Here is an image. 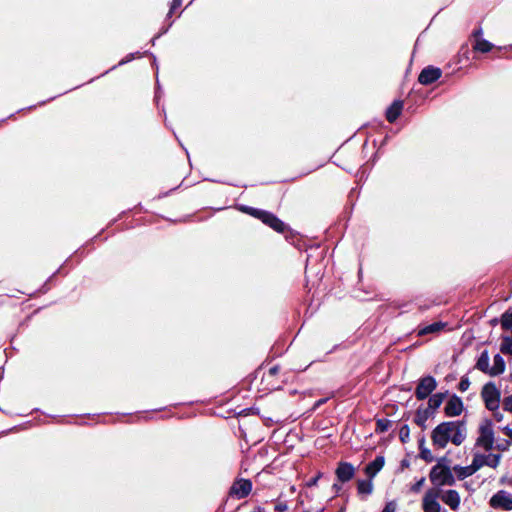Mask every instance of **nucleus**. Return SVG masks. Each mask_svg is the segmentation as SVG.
<instances>
[{"mask_svg": "<svg viewBox=\"0 0 512 512\" xmlns=\"http://www.w3.org/2000/svg\"><path fill=\"white\" fill-rule=\"evenodd\" d=\"M466 427L461 421H447L437 425L432 433L431 440L434 447L444 449L449 442L461 445L466 439Z\"/></svg>", "mask_w": 512, "mask_h": 512, "instance_id": "f257e3e1", "label": "nucleus"}, {"mask_svg": "<svg viewBox=\"0 0 512 512\" xmlns=\"http://www.w3.org/2000/svg\"><path fill=\"white\" fill-rule=\"evenodd\" d=\"M240 210L261 220L264 224L268 225L277 232H284L286 229L285 223L268 211L249 206H241Z\"/></svg>", "mask_w": 512, "mask_h": 512, "instance_id": "f03ea898", "label": "nucleus"}, {"mask_svg": "<svg viewBox=\"0 0 512 512\" xmlns=\"http://www.w3.org/2000/svg\"><path fill=\"white\" fill-rule=\"evenodd\" d=\"M495 443V435L493 423L489 419L483 420L478 428V437L476 439V447L482 448L484 451L492 450Z\"/></svg>", "mask_w": 512, "mask_h": 512, "instance_id": "7ed1b4c3", "label": "nucleus"}, {"mask_svg": "<svg viewBox=\"0 0 512 512\" xmlns=\"http://www.w3.org/2000/svg\"><path fill=\"white\" fill-rule=\"evenodd\" d=\"M429 478L436 486H452L456 481L453 474V468L450 469L449 467L440 464L435 465L431 469Z\"/></svg>", "mask_w": 512, "mask_h": 512, "instance_id": "20e7f679", "label": "nucleus"}, {"mask_svg": "<svg viewBox=\"0 0 512 512\" xmlns=\"http://www.w3.org/2000/svg\"><path fill=\"white\" fill-rule=\"evenodd\" d=\"M439 490L436 488L428 489L422 499L423 512H447L442 508L439 501Z\"/></svg>", "mask_w": 512, "mask_h": 512, "instance_id": "39448f33", "label": "nucleus"}, {"mask_svg": "<svg viewBox=\"0 0 512 512\" xmlns=\"http://www.w3.org/2000/svg\"><path fill=\"white\" fill-rule=\"evenodd\" d=\"M485 406L489 410H497L500 404V391L493 383L486 384L481 392Z\"/></svg>", "mask_w": 512, "mask_h": 512, "instance_id": "423d86ee", "label": "nucleus"}, {"mask_svg": "<svg viewBox=\"0 0 512 512\" xmlns=\"http://www.w3.org/2000/svg\"><path fill=\"white\" fill-rule=\"evenodd\" d=\"M500 454H483L479 452H475L473 455V464L478 471L484 466H488L491 468H496L500 463Z\"/></svg>", "mask_w": 512, "mask_h": 512, "instance_id": "0eeeda50", "label": "nucleus"}, {"mask_svg": "<svg viewBox=\"0 0 512 512\" xmlns=\"http://www.w3.org/2000/svg\"><path fill=\"white\" fill-rule=\"evenodd\" d=\"M489 504L494 509L510 511L512 510V493L500 490L490 498Z\"/></svg>", "mask_w": 512, "mask_h": 512, "instance_id": "6e6552de", "label": "nucleus"}, {"mask_svg": "<svg viewBox=\"0 0 512 512\" xmlns=\"http://www.w3.org/2000/svg\"><path fill=\"white\" fill-rule=\"evenodd\" d=\"M437 387V382L434 377L426 376L419 380L415 389V396L418 400L426 399Z\"/></svg>", "mask_w": 512, "mask_h": 512, "instance_id": "1a4fd4ad", "label": "nucleus"}, {"mask_svg": "<svg viewBox=\"0 0 512 512\" xmlns=\"http://www.w3.org/2000/svg\"><path fill=\"white\" fill-rule=\"evenodd\" d=\"M252 490V482L248 479H237L230 488L229 494L237 499L247 497Z\"/></svg>", "mask_w": 512, "mask_h": 512, "instance_id": "9d476101", "label": "nucleus"}, {"mask_svg": "<svg viewBox=\"0 0 512 512\" xmlns=\"http://www.w3.org/2000/svg\"><path fill=\"white\" fill-rule=\"evenodd\" d=\"M441 75V69L433 66H428L421 71L418 77V81L423 85H430L437 81L441 77Z\"/></svg>", "mask_w": 512, "mask_h": 512, "instance_id": "9b49d317", "label": "nucleus"}, {"mask_svg": "<svg viewBox=\"0 0 512 512\" xmlns=\"http://www.w3.org/2000/svg\"><path fill=\"white\" fill-rule=\"evenodd\" d=\"M439 490V497L441 498L442 502L449 506L452 510H457L461 503V498L459 493L456 490H445L441 491Z\"/></svg>", "mask_w": 512, "mask_h": 512, "instance_id": "f8f14e48", "label": "nucleus"}, {"mask_svg": "<svg viewBox=\"0 0 512 512\" xmlns=\"http://www.w3.org/2000/svg\"><path fill=\"white\" fill-rule=\"evenodd\" d=\"M337 479L342 482L350 481L355 475V468L349 462H340L335 471Z\"/></svg>", "mask_w": 512, "mask_h": 512, "instance_id": "ddd939ff", "label": "nucleus"}, {"mask_svg": "<svg viewBox=\"0 0 512 512\" xmlns=\"http://www.w3.org/2000/svg\"><path fill=\"white\" fill-rule=\"evenodd\" d=\"M445 414L448 417L459 416L463 411V402L461 398L454 395L446 403L444 408Z\"/></svg>", "mask_w": 512, "mask_h": 512, "instance_id": "4468645a", "label": "nucleus"}, {"mask_svg": "<svg viewBox=\"0 0 512 512\" xmlns=\"http://www.w3.org/2000/svg\"><path fill=\"white\" fill-rule=\"evenodd\" d=\"M482 29L479 28L473 32V37L475 38V42L473 44V49L475 51L481 53H487L493 48V44L482 37Z\"/></svg>", "mask_w": 512, "mask_h": 512, "instance_id": "2eb2a0df", "label": "nucleus"}, {"mask_svg": "<svg viewBox=\"0 0 512 512\" xmlns=\"http://www.w3.org/2000/svg\"><path fill=\"white\" fill-rule=\"evenodd\" d=\"M477 472L473 462L468 466L456 465L453 467V474L458 480H464L465 478L472 476Z\"/></svg>", "mask_w": 512, "mask_h": 512, "instance_id": "dca6fc26", "label": "nucleus"}, {"mask_svg": "<svg viewBox=\"0 0 512 512\" xmlns=\"http://www.w3.org/2000/svg\"><path fill=\"white\" fill-rule=\"evenodd\" d=\"M403 109V102L396 100L394 101L386 111V118L390 123H393L401 114Z\"/></svg>", "mask_w": 512, "mask_h": 512, "instance_id": "f3484780", "label": "nucleus"}, {"mask_svg": "<svg viewBox=\"0 0 512 512\" xmlns=\"http://www.w3.org/2000/svg\"><path fill=\"white\" fill-rule=\"evenodd\" d=\"M384 457L377 456L372 462H370L366 468V474L370 477H374L384 466Z\"/></svg>", "mask_w": 512, "mask_h": 512, "instance_id": "a211bd4d", "label": "nucleus"}, {"mask_svg": "<svg viewBox=\"0 0 512 512\" xmlns=\"http://www.w3.org/2000/svg\"><path fill=\"white\" fill-rule=\"evenodd\" d=\"M446 325L447 324L444 322H434L432 324H429V325H426V326L420 328L418 331V335L424 336L427 334L439 333L446 327Z\"/></svg>", "mask_w": 512, "mask_h": 512, "instance_id": "6ab92c4d", "label": "nucleus"}, {"mask_svg": "<svg viewBox=\"0 0 512 512\" xmlns=\"http://www.w3.org/2000/svg\"><path fill=\"white\" fill-rule=\"evenodd\" d=\"M505 370V361L503 357L499 354L494 356L493 365L490 367L489 375L497 376L504 372Z\"/></svg>", "mask_w": 512, "mask_h": 512, "instance_id": "aec40b11", "label": "nucleus"}, {"mask_svg": "<svg viewBox=\"0 0 512 512\" xmlns=\"http://www.w3.org/2000/svg\"><path fill=\"white\" fill-rule=\"evenodd\" d=\"M489 355L487 351H483L478 358V361L476 363V368L484 373L489 374L490 366H489Z\"/></svg>", "mask_w": 512, "mask_h": 512, "instance_id": "412c9836", "label": "nucleus"}, {"mask_svg": "<svg viewBox=\"0 0 512 512\" xmlns=\"http://www.w3.org/2000/svg\"><path fill=\"white\" fill-rule=\"evenodd\" d=\"M445 399L444 393L433 394L428 400V407L432 410L438 409Z\"/></svg>", "mask_w": 512, "mask_h": 512, "instance_id": "4be33fe9", "label": "nucleus"}, {"mask_svg": "<svg viewBox=\"0 0 512 512\" xmlns=\"http://www.w3.org/2000/svg\"><path fill=\"white\" fill-rule=\"evenodd\" d=\"M357 490L359 494L370 495L373 491V484L371 480H359L357 483Z\"/></svg>", "mask_w": 512, "mask_h": 512, "instance_id": "5701e85b", "label": "nucleus"}, {"mask_svg": "<svg viewBox=\"0 0 512 512\" xmlns=\"http://www.w3.org/2000/svg\"><path fill=\"white\" fill-rule=\"evenodd\" d=\"M424 445H425V438L422 437L419 440V449H420L421 458L428 462H431L433 460V456H432L430 450L427 449Z\"/></svg>", "mask_w": 512, "mask_h": 512, "instance_id": "b1692460", "label": "nucleus"}, {"mask_svg": "<svg viewBox=\"0 0 512 512\" xmlns=\"http://www.w3.org/2000/svg\"><path fill=\"white\" fill-rule=\"evenodd\" d=\"M392 425V422L389 419H378L376 422V432L384 433L386 432Z\"/></svg>", "mask_w": 512, "mask_h": 512, "instance_id": "393cba45", "label": "nucleus"}, {"mask_svg": "<svg viewBox=\"0 0 512 512\" xmlns=\"http://www.w3.org/2000/svg\"><path fill=\"white\" fill-rule=\"evenodd\" d=\"M501 325L504 329L512 328V311H506L502 315Z\"/></svg>", "mask_w": 512, "mask_h": 512, "instance_id": "a878e982", "label": "nucleus"}, {"mask_svg": "<svg viewBox=\"0 0 512 512\" xmlns=\"http://www.w3.org/2000/svg\"><path fill=\"white\" fill-rule=\"evenodd\" d=\"M427 418L426 412L417 411L414 421L418 426L424 428Z\"/></svg>", "mask_w": 512, "mask_h": 512, "instance_id": "bb28decb", "label": "nucleus"}, {"mask_svg": "<svg viewBox=\"0 0 512 512\" xmlns=\"http://www.w3.org/2000/svg\"><path fill=\"white\" fill-rule=\"evenodd\" d=\"M425 477H421L419 480H417L413 485L410 486V492L417 494L421 491L425 484Z\"/></svg>", "mask_w": 512, "mask_h": 512, "instance_id": "cd10ccee", "label": "nucleus"}, {"mask_svg": "<svg viewBox=\"0 0 512 512\" xmlns=\"http://www.w3.org/2000/svg\"><path fill=\"white\" fill-rule=\"evenodd\" d=\"M381 512H398V503L396 500L388 501Z\"/></svg>", "mask_w": 512, "mask_h": 512, "instance_id": "c85d7f7f", "label": "nucleus"}, {"mask_svg": "<svg viewBox=\"0 0 512 512\" xmlns=\"http://www.w3.org/2000/svg\"><path fill=\"white\" fill-rule=\"evenodd\" d=\"M409 433H410V430H409V427L407 425H404V426L401 427L400 432H399V436H400V440L403 443L408 441Z\"/></svg>", "mask_w": 512, "mask_h": 512, "instance_id": "c756f323", "label": "nucleus"}, {"mask_svg": "<svg viewBox=\"0 0 512 512\" xmlns=\"http://www.w3.org/2000/svg\"><path fill=\"white\" fill-rule=\"evenodd\" d=\"M502 406L505 411L512 413V394L503 399Z\"/></svg>", "mask_w": 512, "mask_h": 512, "instance_id": "7c9ffc66", "label": "nucleus"}, {"mask_svg": "<svg viewBox=\"0 0 512 512\" xmlns=\"http://www.w3.org/2000/svg\"><path fill=\"white\" fill-rule=\"evenodd\" d=\"M470 386V381L467 377H462L460 382H459V390L461 392H465L466 390H468Z\"/></svg>", "mask_w": 512, "mask_h": 512, "instance_id": "2f4dec72", "label": "nucleus"}, {"mask_svg": "<svg viewBox=\"0 0 512 512\" xmlns=\"http://www.w3.org/2000/svg\"><path fill=\"white\" fill-rule=\"evenodd\" d=\"M322 477V473L321 472H318L317 475L313 478H311L308 482H307V486L308 487H312V486H315L317 485L319 479Z\"/></svg>", "mask_w": 512, "mask_h": 512, "instance_id": "473e14b6", "label": "nucleus"}, {"mask_svg": "<svg viewBox=\"0 0 512 512\" xmlns=\"http://www.w3.org/2000/svg\"><path fill=\"white\" fill-rule=\"evenodd\" d=\"M493 411V417L494 419L497 421V422H501L503 420V413L500 412L498 409L497 410H492Z\"/></svg>", "mask_w": 512, "mask_h": 512, "instance_id": "72a5a7b5", "label": "nucleus"}, {"mask_svg": "<svg viewBox=\"0 0 512 512\" xmlns=\"http://www.w3.org/2000/svg\"><path fill=\"white\" fill-rule=\"evenodd\" d=\"M181 3H182V0H173L170 11H169V15H171L173 13V11L181 5Z\"/></svg>", "mask_w": 512, "mask_h": 512, "instance_id": "f704fd0d", "label": "nucleus"}, {"mask_svg": "<svg viewBox=\"0 0 512 512\" xmlns=\"http://www.w3.org/2000/svg\"><path fill=\"white\" fill-rule=\"evenodd\" d=\"M288 509L287 505L285 503H278L275 506L276 512H285Z\"/></svg>", "mask_w": 512, "mask_h": 512, "instance_id": "c9c22d12", "label": "nucleus"}, {"mask_svg": "<svg viewBox=\"0 0 512 512\" xmlns=\"http://www.w3.org/2000/svg\"><path fill=\"white\" fill-rule=\"evenodd\" d=\"M502 432L510 439H512V428H510L508 425L502 428Z\"/></svg>", "mask_w": 512, "mask_h": 512, "instance_id": "e433bc0d", "label": "nucleus"}, {"mask_svg": "<svg viewBox=\"0 0 512 512\" xmlns=\"http://www.w3.org/2000/svg\"><path fill=\"white\" fill-rule=\"evenodd\" d=\"M278 370H279V367H278V366H274V367H271V368L269 369V373H270L271 375H275V374L278 372Z\"/></svg>", "mask_w": 512, "mask_h": 512, "instance_id": "4c0bfd02", "label": "nucleus"}, {"mask_svg": "<svg viewBox=\"0 0 512 512\" xmlns=\"http://www.w3.org/2000/svg\"><path fill=\"white\" fill-rule=\"evenodd\" d=\"M332 488L333 490H335V492H338L341 489V487L338 484H333Z\"/></svg>", "mask_w": 512, "mask_h": 512, "instance_id": "58836bf2", "label": "nucleus"}, {"mask_svg": "<svg viewBox=\"0 0 512 512\" xmlns=\"http://www.w3.org/2000/svg\"><path fill=\"white\" fill-rule=\"evenodd\" d=\"M131 58H132V56H131V57H129L128 59H126V60H121V61L119 62V65H122V64L127 63L128 61H130V60H131Z\"/></svg>", "mask_w": 512, "mask_h": 512, "instance_id": "ea45409f", "label": "nucleus"}]
</instances>
